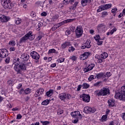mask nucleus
Masks as SVG:
<instances>
[{
  "instance_id": "obj_41",
  "label": "nucleus",
  "mask_w": 125,
  "mask_h": 125,
  "mask_svg": "<svg viewBox=\"0 0 125 125\" xmlns=\"http://www.w3.org/2000/svg\"><path fill=\"white\" fill-rule=\"evenodd\" d=\"M70 59H71V60H72L73 62L76 61V60H77V57L75 56H72L70 57Z\"/></svg>"
},
{
  "instance_id": "obj_39",
  "label": "nucleus",
  "mask_w": 125,
  "mask_h": 125,
  "mask_svg": "<svg viewBox=\"0 0 125 125\" xmlns=\"http://www.w3.org/2000/svg\"><path fill=\"white\" fill-rule=\"evenodd\" d=\"M15 21H16V24H17V25H19V24L21 22V19H20V18L16 19L15 20Z\"/></svg>"
},
{
  "instance_id": "obj_26",
  "label": "nucleus",
  "mask_w": 125,
  "mask_h": 125,
  "mask_svg": "<svg viewBox=\"0 0 125 125\" xmlns=\"http://www.w3.org/2000/svg\"><path fill=\"white\" fill-rule=\"evenodd\" d=\"M101 58H103V59H106L107 57H108V54L106 52H104L100 55Z\"/></svg>"
},
{
  "instance_id": "obj_5",
  "label": "nucleus",
  "mask_w": 125,
  "mask_h": 125,
  "mask_svg": "<svg viewBox=\"0 0 125 125\" xmlns=\"http://www.w3.org/2000/svg\"><path fill=\"white\" fill-rule=\"evenodd\" d=\"M110 94V90L108 88H103L101 89L97 95L98 96H106V95H109Z\"/></svg>"
},
{
  "instance_id": "obj_8",
  "label": "nucleus",
  "mask_w": 125,
  "mask_h": 125,
  "mask_svg": "<svg viewBox=\"0 0 125 125\" xmlns=\"http://www.w3.org/2000/svg\"><path fill=\"white\" fill-rule=\"evenodd\" d=\"M71 115L72 117H73V118H78V119L83 118V115L79 111L71 112Z\"/></svg>"
},
{
  "instance_id": "obj_47",
  "label": "nucleus",
  "mask_w": 125,
  "mask_h": 125,
  "mask_svg": "<svg viewBox=\"0 0 125 125\" xmlns=\"http://www.w3.org/2000/svg\"><path fill=\"white\" fill-rule=\"evenodd\" d=\"M103 6H100V8H99L98 10H97V12H101V11H102V10H104V9H103Z\"/></svg>"
},
{
  "instance_id": "obj_18",
  "label": "nucleus",
  "mask_w": 125,
  "mask_h": 125,
  "mask_svg": "<svg viewBox=\"0 0 125 125\" xmlns=\"http://www.w3.org/2000/svg\"><path fill=\"white\" fill-rule=\"evenodd\" d=\"M95 66V65L93 63H91L90 64L88 67H86L84 69V71L85 72H88L89 71H91V70H92V69H93V68H94V66Z\"/></svg>"
},
{
  "instance_id": "obj_63",
  "label": "nucleus",
  "mask_w": 125,
  "mask_h": 125,
  "mask_svg": "<svg viewBox=\"0 0 125 125\" xmlns=\"http://www.w3.org/2000/svg\"><path fill=\"white\" fill-rule=\"evenodd\" d=\"M121 117L123 119V120H125V113H122Z\"/></svg>"
},
{
  "instance_id": "obj_14",
  "label": "nucleus",
  "mask_w": 125,
  "mask_h": 125,
  "mask_svg": "<svg viewBox=\"0 0 125 125\" xmlns=\"http://www.w3.org/2000/svg\"><path fill=\"white\" fill-rule=\"evenodd\" d=\"M43 91H44V89H43V88L38 89L35 92V94H34V96L35 97H38V96L42 95V94H43Z\"/></svg>"
},
{
  "instance_id": "obj_45",
  "label": "nucleus",
  "mask_w": 125,
  "mask_h": 125,
  "mask_svg": "<svg viewBox=\"0 0 125 125\" xmlns=\"http://www.w3.org/2000/svg\"><path fill=\"white\" fill-rule=\"evenodd\" d=\"M57 113H58V115H62V114H63V110H62L61 109H58Z\"/></svg>"
},
{
  "instance_id": "obj_55",
  "label": "nucleus",
  "mask_w": 125,
  "mask_h": 125,
  "mask_svg": "<svg viewBox=\"0 0 125 125\" xmlns=\"http://www.w3.org/2000/svg\"><path fill=\"white\" fill-rule=\"evenodd\" d=\"M82 87H83L82 85H79L77 87V91H80Z\"/></svg>"
},
{
  "instance_id": "obj_13",
  "label": "nucleus",
  "mask_w": 125,
  "mask_h": 125,
  "mask_svg": "<svg viewBox=\"0 0 125 125\" xmlns=\"http://www.w3.org/2000/svg\"><path fill=\"white\" fill-rule=\"evenodd\" d=\"M30 56L33 59H35V60H39L40 59V55L37 53V52L33 51L30 53Z\"/></svg>"
},
{
  "instance_id": "obj_61",
  "label": "nucleus",
  "mask_w": 125,
  "mask_h": 125,
  "mask_svg": "<svg viewBox=\"0 0 125 125\" xmlns=\"http://www.w3.org/2000/svg\"><path fill=\"white\" fill-rule=\"evenodd\" d=\"M57 27H56V25L54 26L52 28V31H55L56 30V29H57Z\"/></svg>"
},
{
  "instance_id": "obj_28",
  "label": "nucleus",
  "mask_w": 125,
  "mask_h": 125,
  "mask_svg": "<svg viewBox=\"0 0 125 125\" xmlns=\"http://www.w3.org/2000/svg\"><path fill=\"white\" fill-rule=\"evenodd\" d=\"M49 104V101L48 100H44L42 103V105H43L44 106H46V105H48Z\"/></svg>"
},
{
  "instance_id": "obj_25",
  "label": "nucleus",
  "mask_w": 125,
  "mask_h": 125,
  "mask_svg": "<svg viewBox=\"0 0 125 125\" xmlns=\"http://www.w3.org/2000/svg\"><path fill=\"white\" fill-rule=\"evenodd\" d=\"M97 79H105V75L103 73H100L96 76Z\"/></svg>"
},
{
  "instance_id": "obj_60",
  "label": "nucleus",
  "mask_w": 125,
  "mask_h": 125,
  "mask_svg": "<svg viewBox=\"0 0 125 125\" xmlns=\"http://www.w3.org/2000/svg\"><path fill=\"white\" fill-rule=\"evenodd\" d=\"M46 15H47V13L45 12L41 13L42 16H46Z\"/></svg>"
},
{
  "instance_id": "obj_31",
  "label": "nucleus",
  "mask_w": 125,
  "mask_h": 125,
  "mask_svg": "<svg viewBox=\"0 0 125 125\" xmlns=\"http://www.w3.org/2000/svg\"><path fill=\"white\" fill-rule=\"evenodd\" d=\"M85 44V46H86V47L87 48H90V42H89V41H88V40H87V41H86L85 43H84Z\"/></svg>"
},
{
  "instance_id": "obj_56",
  "label": "nucleus",
  "mask_w": 125,
  "mask_h": 125,
  "mask_svg": "<svg viewBox=\"0 0 125 125\" xmlns=\"http://www.w3.org/2000/svg\"><path fill=\"white\" fill-rule=\"evenodd\" d=\"M30 15V16H36V15H37L36 14V13H35V12L32 11L31 12Z\"/></svg>"
},
{
  "instance_id": "obj_29",
  "label": "nucleus",
  "mask_w": 125,
  "mask_h": 125,
  "mask_svg": "<svg viewBox=\"0 0 125 125\" xmlns=\"http://www.w3.org/2000/svg\"><path fill=\"white\" fill-rule=\"evenodd\" d=\"M19 64H20V59H17V60L14 61L13 64L15 65V66H18Z\"/></svg>"
},
{
  "instance_id": "obj_24",
  "label": "nucleus",
  "mask_w": 125,
  "mask_h": 125,
  "mask_svg": "<svg viewBox=\"0 0 125 125\" xmlns=\"http://www.w3.org/2000/svg\"><path fill=\"white\" fill-rule=\"evenodd\" d=\"M53 94V89H50L48 91H47L46 93V95L48 97H50L51 95Z\"/></svg>"
},
{
  "instance_id": "obj_9",
  "label": "nucleus",
  "mask_w": 125,
  "mask_h": 125,
  "mask_svg": "<svg viewBox=\"0 0 125 125\" xmlns=\"http://www.w3.org/2000/svg\"><path fill=\"white\" fill-rule=\"evenodd\" d=\"M106 27L103 24H100L97 27V29L98 33H102L105 32V28Z\"/></svg>"
},
{
  "instance_id": "obj_4",
  "label": "nucleus",
  "mask_w": 125,
  "mask_h": 125,
  "mask_svg": "<svg viewBox=\"0 0 125 125\" xmlns=\"http://www.w3.org/2000/svg\"><path fill=\"white\" fill-rule=\"evenodd\" d=\"M1 4L5 9H11L13 6L11 4V0H1Z\"/></svg>"
},
{
  "instance_id": "obj_27",
  "label": "nucleus",
  "mask_w": 125,
  "mask_h": 125,
  "mask_svg": "<svg viewBox=\"0 0 125 125\" xmlns=\"http://www.w3.org/2000/svg\"><path fill=\"white\" fill-rule=\"evenodd\" d=\"M7 83L8 85L11 86V85H13V84H14V80H13V79L9 80L7 81Z\"/></svg>"
},
{
  "instance_id": "obj_58",
  "label": "nucleus",
  "mask_w": 125,
  "mask_h": 125,
  "mask_svg": "<svg viewBox=\"0 0 125 125\" xmlns=\"http://www.w3.org/2000/svg\"><path fill=\"white\" fill-rule=\"evenodd\" d=\"M101 82H97L94 84V86H99Z\"/></svg>"
},
{
  "instance_id": "obj_53",
  "label": "nucleus",
  "mask_w": 125,
  "mask_h": 125,
  "mask_svg": "<svg viewBox=\"0 0 125 125\" xmlns=\"http://www.w3.org/2000/svg\"><path fill=\"white\" fill-rule=\"evenodd\" d=\"M103 16H107L108 15V12L104 11L102 13Z\"/></svg>"
},
{
  "instance_id": "obj_52",
  "label": "nucleus",
  "mask_w": 125,
  "mask_h": 125,
  "mask_svg": "<svg viewBox=\"0 0 125 125\" xmlns=\"http://www.w3.org/2000/svg\"><path fill=\"white\" fill-rule=\"evenodd\" d=\"M78 3H79L78 1H75L74 4H73V9L74 8H76V7H77V5H78Z\"/></svg>"
},
{
  "instance_id": "obj_50",
  "label": "nucleus",
  "mask_w": 125,
  "mask_h": 125,
  "mask_svg": "<svg viewBox=\"0 0 125 125\" xmlns=\"http://www.w3.org/2000/svg\"><path fill=\"white\" fill-rule=\"evenodd\" d=\"M102 43H103V41H102L101 40L97 41L98 45H102Z\"/></svg>"
},
{
  "instance_id": "obj_49",
  "label": "nucleus",
  "mask_w": 125,
  "mask_h": 125,
  "mask_svg": "<svg viewBox=\"0 0 125 125\" xmlns=\"http://www.w3.org/2000/svg\"><path fill=\"white\" fill-rule=\"evenodd\" d=\"M66 36H69V35H71V31L66 30L65 33Z\"/></svg>"
},
{
  "instance_id": "obj_59",
  "label": "nucleus",
  "mask_w": 125,
  "mask_h": 125,
  "mask_svg": "<svg viewBox=\"0 0 125 125\" xmlns=\"http://www.w3.org/2000/svg\"><path fill=\"white\" fill-rule=\"evenodd\" d=\"M10 51H15V48L14 47H11L9 49Z\"/></svg>"
},
{
  "instance_id": "obj_19",
  "label": "nucleus",
  "mask_w": 125,
  "mask_h": 125,
  "mask_svg": "<svg viewBox=\"0 0 125 125\" xmlns=\"http://www.w3.org/2000/svg\"><path fill=\"white\" fill-rule=\"evenodd\" d=\"M9 19H10V18H9V17H6V16L0 17V20L1 21L3 22H7V21H8Z\"/></svg>"
},
{
  "instance_id": "obj_36",
  "label": "nucleus",
  "mask_w": 125,
  "mask_h": 125,
  "mask_svg": "<svg viewBox=\"0 0 125 125\" xmlns=\"http://www.w3.org/2000/svg\"><path fill=\"white\" fill-rule=\"evenodd\" d=\"M9 44L10 45H11L12 46H14L15 44H16V43L15 42V41H11L9 42Z\"/></svg>"
},
{
  "instance_id": "obj_3",
  "label": "nucleus",
  "mask_w": 125,
  "mask_h": 125,
  "mask_svg": "<svg viewBox=\"0 0 125 125\" xmlns=\"http://www.w3.org/2000/svg\"><path fill=\"white\" fill-rule=\"evenodd\" d=\"M35 39V35H34L32 31H29L23 37L20 39V43L22 42H26L27 40L29 41H33Z\"/></svg>"
},
{
  "instance_id": "obj_20",
  "label": "nucleus",
  "mask_w": 125,
  "mask_h": 125,
  "mask_svg": "<svg viewBox=\"0 0 125 125\" xmlns=\"http://www.w3.org/2000/svg\"><path fill=\"white\" fill-rule=\"evenodd\" d=\"M115 100L113 99H110L108 101V104L109 107H114L115 106Z\"/></svg>"
},
{
  "instance_id": "obj_35",
  "label": "nucleus",
  "mask_w": 125,
  "mask_h": 125,
  "mask_svg": "<svg viewBox=\"0 0 125 125\" xmlns=\"http://www.w3.org/2000/svg\"><path fill=\"white\" fill-rule=\"evenodd\" d=\"M41 123H42V125H48L50 124V122L49 121H41Z\"/></svg>"
},
{
  "instance_id": "obj_48",
  "label": "nucleus",
  "mask_w": 125,
  "mask_h": 125,
  "mask_svg": "<svg viewBox=\"0 0 125 125\" xmlns=\"http://www.w3.org/2000/svg\"><path fill=\"white\" fill-rule=\"evenodd\" d=\"M63 2L64 4H68L70 3V0H63Z\"/></svg>"
},
{
  "instance_id": "obj_7",
  "label": "nucleus",
  "mask_w": 125,
  "mask_h": 125,
  "mask_svg": "<svg viewBox=\"0 0 125 125\" xmlns=\"http://www.w3.org/2000/svg\"><path fill=\"white\" fill-rule=\"evenodd\" d=\"M71 96L69 94H67L66 93H62L60 94L59 96V98L61 100L65 101L67 99H69Z\"/></svg>"
},
{
  "instance_id": "obj_54",
  "label": "nucleus",
  "mask_w": 125,
  "mask_h": 125,
  "mask_svg": "<svg viewBox=\"0 0 125 125\" xmlns=\"http://www.w3.org/2000/svg\"><path fill=\"white\" fill-rule=\"evenodd\" d=\"M22 118V115L21 114H18L17 116V120H20V119Z\"/></svg>"
},
{
  "instance_id": "obj_40",
  "label": "nucleus",
  "mask_w": 125,
  "mask_h": 125,
  "mask_svg": "<svg viewBox=\"0 0 125 125\" xmlns=\"http://www.w3.org/2000/svg\"><path fill=\"white\" fill-rule=\"evenodd\" d=\"M31 93V89L30 88H27L24 90V93L25 94H29V93Z\"/></svg>"
},
{
  "instance_id": "obj_21",
  "label": "nucleus",
  "mask_w": 125,
  "mask_h": 125,
  "mask_svg": "<svg viewBox=\"0 0 125 125\" xmlns=\"http://www.w3.org/2000/svg\"><path fill=\"white\" fill-rule=\"evenodd\" d=\"M91 2V0H81V3L82 5L83 6H85L87 3H90Z\"/></svg>"
},
{
  "instance_id": "obj_51",
  "label": "nucleus",
  "mask_w": 125,
  "mask_h": 125,
  "mask_svg": "<svg viewBox=\"0 0 125 125\" xmlns=\"http://www.w3.org/2000/svg\"><path fill=\"white\" fill-rule=\"evenodd\" d=\"M124 15H125V9H124L123 10L122 13H120V14L119 15V16H124Z\"/></svg>"
},
{
  "instance_id": "obj_11",
  "label": "nucleus",
  "mask_w": 125,
  "mask_h": 125,
  "mask_svg": "<svg viewBox=\"0 0 125 125\" xmlns=\"http://www.w3.org/2000/svg\"><path fill=\"white\" fill-rule=\"evenodd\" d=\"M81 98H82L83 101L88 103L90 101V96L87 94H83L80 96Z\"/></svg>"
},
{
  "instance_id": "obj_46",
  "label": "nucleus",
  "mask_w": 125,
  "mask_h": 125,
  "mask_svg": "<svg viewBox=\"0 0 125 125\" xmlns=\"http://www.w3.org/2000/svg\"><path fill=\"white\" fill-rule=\"evenodd\" d=\"M117 10H118V9H117V8L112 9L111 10V12H112V13H113L114 14H115V13H116V12H117Z\"/></svg>"
},
{
  "instance_id": "obj_22",
  "label": "nucleus",
  "mask_w": 125,
  "mask_h": 125,
  "mask_svg": "<svg viewBox=\"0 0 125 125\" xmlns=\"http://www.w3.org/2000/svg\"><path fill=\"white\" fill-rule=\"evenodd\" d=\"M103 9L104 10H107V9H109V8H111L112 7V4H106L104 5H103Z\"/></svg>"
},
{
  "instance_id": "obj_33",
  "label": "nucleus",
  "mask_w": 125,
  "mask_h": 125,
  "mask_svg": "<svg viewBox=\"0 0 125 125\" xmlns=\"http://www.w3.org/2000/svg\"><path fill=\"white\" fill-rule=\"evenodd\" d=\"M96 76H95L93 75H91L89 76L88 80L89 82H91V81H92V80H94V79H96Z\"/></svg>"
},
{
  "instance_id": "obj_12",
  "label": "nucleus",
  "mask_w": 125,
  "mask_h": 125,
  "mask_svg": "<svg viewBox=\"0 0 125 125\" xmlns=\"http://www.w3.org/2000/svg\"><path fill=\"white\" fill-rule=\"evenodd\" d=\"M6 55H8L7 50L5 48L0 49V57L1 58H5Z\"/></svg>"
},
{
  "instance_id": "obj_42",
  "label": "nucleus",
  "mask_w": 125,
  "mask_h": 125,
  "mask_svg": "<svg viewBox=\"0 0 125 125\" xmlns=\"http://www.w3.org/2000/svg\"><path fill=\"white\" fill-rule=\"evenodd\" d=\"M55 52H56L55 49H51L48 51V53H55Z\"/></svg>"
},
{
  "instance_id": "obj_16",
  "label": "nucleus",
  "mask_w": 125,
  "mask_h": 125,
  "mask_svg": "<svg viewBox=\"0 0 125 125\" xmlns=\"http://www.w3.org/2000/svg\"><path fill=\"white\" fill-rule=\"evenodd\" d=\"M74 20L75 19L66 20L59 23L58 25H60V26H62V25H64V24H66V23H70V22H73V21H74Z\"/></svg>"
},
{
  "instance_id": "obj_32",
  "label": "nucleus",
  "mask_w": 125,
  "mask_h": 125,
  "mask_svg": "<svg viewBox=\"0 0 125 125\" xmlns=\"http://www.w3.org/2000/svg\"><path fill=\"white\" fill-rule=\"evenodd\" d=\"M94 39H95L96 42H97L98 41H101L100 35L96 34L95 36L94 37Z\"/></svg>"
},
{
  "instance_id": "obj_10",
  "label": "nucleus",
  "mask_w": 125,
  "mask_h": 125,
  "mask_svg": "<svg viewBox=\"0 0 125 125\" xmlns=\"http://www.w3.org/2000/svg\"><path fill=\"white\" fill-rule=\"evenodd\" d=\"M96 111V109L95 108H91L89 106H86L84 108V112L86 114L88 113H94Z\"/></svg>"
},
{
  "instance_id": "obj_44",
  "label": "nucleus",
  "mask_w": 125,
  "mask_h": 125,
  "mask_svg": "<svg viewBox=\"0 0 125 125\" xmlns=\"http://www.w3.org/2000/svg\"><path fill=\"white\" fill-rule=\"evenodd\" d=\"M64 60H65V58H61L59 59V60H58V62L60 63H62V62H64Z\"/></svg>"
},
{
  "instance_id": "obj_2",
  "label": "nucleus",
  "mask_w": 125,
  "mask_h": 125,
  "mask_svg": "<svg viewBox=\"0 0 125 125\" xmlns=\"http://www.w3.org/2000/svg\"><path fill=\"white\" fill-rule=\"evenodd\" d=\"M115 98L116 99H120V100L125 101V86L121 87V89L115 94Z\"/></svg>"
},
{
  "instance_id": "obj_23",
  "label": "nucleus",
  "mask_w": 125,
  "mask_h": 125,
  "mask_svg": "<svg viewBox=\"0 0 125 125\" xmlns=\"http://www.w3.org/2000/svg\"><path fill=\"white\" fill-rule=\"evenodd\" d=\"M70 45H71V43L69 42H66L62 44V48L64 49L67 47V46H70Z\"/></svg>"
},
{
  "instance_id": "obj_62",
  "label": "nucleus",
  "mask_w": 125,
  "mask_h": 125,
  "mask_svg": "<svg viewBox=\"0 0 125 125\" xmlns=\"http://www.w3.org/2000/svg\"><path fill=\"white\" fill-rule=\"evenodd\" d=\"M89 33L90 34H91V35H93L94 34V30H92V29H90L89 30Z\"/></svg>"
},
{
  "instance_id": "obj_64",
  "label": "nucleus",
  "mask_w": 125,
  "mask_h": 125,
  "mask_svg": "<svg viewBox=\"0 0 125 125\" xmlns=\"http://www.w3.org/2000/svg\"><path fill=\"white\" fill-rule=\"evenodd\" d=\"M31 125H40V122H37L35 124L32 123Z\"/></svg>"
},
{
  "instance_id": "obj_30",
  "label": "nucleus",
  "mask_w": 125,
  "mask_h": 125,
  "mask_svg": "<svg viewBox=\"0 0 125 125\" xmlns=\"http://www.w3.org/2000/svg\"><path fill=\"white\" fill-rule=\"evenodd\" d=\"M82 87L83 89H86L89 87V84H87V83H83L82 84Z\"/></svg>"
},
{
  "instance_id": "obj_37",
  "label": "nucleus",
  "mask_w": 125,
  "mask_h": 125,
  "mask_svg": "<svg viewBox=\"0 0 125 125\" xmlns=\"http://www.w3.org/2000/svg\"><path fill=\"white\" fill-rule=\"evenodd\" d=\"M104 76H105V78H107V79H108V78H109V77L112 76V74L110 73V72H106L105 75H104Z\"/></svg>"
},
{
  "instance_id": "obj_34",
  "label": "nucleus",
  "mask_w": 125,
  "mask_h": 125,
  "mask_svg": "<svg viewBox=\"0 0 125 125\" xmlns=\"http://www.w3.org/2000/svg\"><path fill=\"white\" fill-rule=\"evenodd\" d=\"M107 118H108V115L107 114L103 115L102 117V121L103 122H106V121H107Z\"/></svg>"
},
{
  "instance_id": "obj_17",
  "label": "nucleus",
  "mask_w": 125,
  "mask_h": 125,
  "mask_svg": "<svg viewBox=\"0 0 125 125\" xmlns=\"http://www.w3.org/2000/svg\"><path fill=\"white\" fill-rule=\"evenodd\" d=\"M30 58V56L29 55L27 54H23L21 55V59L23 61H28V60Z\"/></svg>"
},
{
  "instance_id": "obj_6",
  "label": "nucleus",
  "mask_w": 125,
  "mask_h": 125,
  "mask_svg": "<svg viewBox=\"0 0 125 125\" xmlns=\"http://www.w3.org/2000/svg\"><path fill=\"white\" fill-rule=\"evenodd\" d=\"M83 27L81 26H77L75 30V34L76 38H81L83 36Z\"/></svg>"
},
{
  "instance_id": "obj_15",
  "label": "nucleus",
  "mask_w": 125,
  "mask_h": 125,
  "mask_svg": "<svg viewBox=\"0 0 125 125\" xmlns=\"http://www.w3.org/2000/svg\"><path fill=\"white\" fill-rule=\"evenodd\" d=\"M89 54H90V53L88 52H86L83 53L82 55L80 56V59L81 60H84L86 59V58H87V57L89 56Z\"/></svg>"
},
{
  "instance_id": "obj_57",
  "label": "nucleus",
  "mask_w": 125,
  "mask_h": 125,
  "mask_svg": "<svg viewBox=\"0 0 125 125\" xmlns=\"http://www.w3.org/2000/svg\"><path fill=\"white\" fill-rule=\"evenodd\" d=\"M5 62L7 63V64H8L9 63V61H10V59L9 58H7L5 60Z\"/></svg>"
},
{
  "instance_id": "obj_1",
  "label": "nucleus",
  "mask_w": 125,
  "mask_h": 125,
  "mask_svg": "<svg viewBox=\"0 0 125 125\" xmlns=\"http://www.w3.org/2000/svg\"><path fill=\"white\" fill-rule=\"evenodd\" d=\"M27 66H32V63L31 62L28 63L23 62L21 63L19 66H14V69L17 72V74H21L22 71L26 70Z\"/></svg>"
},
{
  "instance_id": "obj_43",
  "label": "nucleus",
  "mask_w": 125,
  "mask_h": 125,
  "mask_svg": "<svg viewBox=\"0 0 125 125\" xmlns=\"http://www.w3.org/2000/svg\"><path fill=\"white\" fill-rule=\"evenodd\" d=\"M116 31H117V28H113V29L111 30L110 31V35H113L114 34V33H115V32H116Z\"/></svg>"
},
{
  "instance_id": "obj_38",
  "label": "nucleus",
  "mask_w": 125,
  "mask_h": 125,
  "mask_svg": "<svg viewBox=\"0 0 125 125\" xmlns=\"http://www.w3.org/2000/svg\"><path fill=\"white\" fill-rule=\"evenodd\" d=\"M75 48L72 46H71V47H69L68 51L69 52H73L74 51H75Z\"/></svg>"
}]
</instances>
